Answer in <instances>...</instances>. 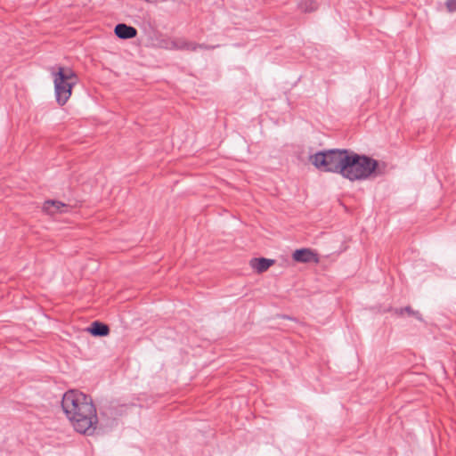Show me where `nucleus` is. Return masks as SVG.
I'll return each mask as SVG.
<instances>
[{
	"label": "nucleus",
	"mask_w": 456,
	"mask_h": 456,
	"mask_svg": "<svg viewBox=\"0 0 456 456\" xmlns=\"http://www.w3.org/2000/svg\"><path fill=\"white\" fill-rule=\"evenodd\" d=\"M61 407L74 429L83 435H94L98 417L90 396L77 390H69L63 396Z\"/></svg>",
	"instance_id": "f257e3e1"
},
{
	"label": "nucleus",
	"mask_w": 456,
	"mask_h": 456,
	"mask_svg": "<svg viewBox=\"0 0 456 456\" xmlns=\"http://www.w3.org/2000/svg\"><path fill=\"white\" fill-rule=\"evenodd\" d=\"M378 166L377 160L349 151L342 176L350 181L366 180L376 172Z\"/></svg>",
	"instance_id": "f03ea898"
},
{
	"label": "nucleus",
	"mask_w": 456,
	"mask_h": 456,
	"mask_svg": "<svg viewBox=\"0 0 456 456\" xmlns=\"http://www.w3.org/2000/svg\"><path fill=\"white\" fill-rule=\"evenodd\" d=\"M349 150H328L318 151L309 157L310 163L322 172L337 173L342 175Z\"/></svg>",
	"instance_id": "7ed1b4c3"
},
{
	"label": "nucleus",
	"mask_w": 456,
	"mask_h": 456,
	"mask_svg": "<svg viewBox=\"0 0 456 456\" xmlns=\"http://www.w3.org/2000/svg\"><path fill=\"white\" fill-rule=\"evenodd\" d=\"M56 102L64 105L71 96L72 88L77 83L76 73L69 68L58 66L52 71Z\"/></svg>",
	"instance_id": "20e7f679"
},
{
	"label": "nucleus",
	"mask_w": 456,
	"mask_h": 456,
	"mask_svg": "<svg viewBox=\"0 0 456 456\" xmlns=\"http://www.w3.org/2000/svg\"><path fill=\"white\" fill-rule=\"evenodd\" d=\"M292 258L299 263H318L317 255L310 248H301L294 251Z\"/></svg>",
	"instance_id": "39448f33"
},
{
	"label": "nucleus",
	"mask_w": 456,
	"mask_h": 456,
	"mask_svg": "<svg viewBox=\"0 0 456 456\" xmlns=\"http://www.w3.org/2000/svg\"><path fill=\"white\" fill-rule=\"evenodd\" d=\"M274 265V260L265 257H255L249 261L250 268L256 273L267 271Z\"/></svg>",
	"instance_id": "423d86ee"
},
{
	"label": "nucleus",
	"mask_w": 456,
	"mask_h": 456,
	"mask_svg": "<svg viewBox=\"0 0 456 456\" xmlns=\"http://www.w3.org/2000/svg\"><path fill=\"white\" fill-rule=\"evenodd\" d=\"M114 32L118 38L130 39L134 38L137 35V30L132 26H128L125 23H119L116 25Z\"/></svg>",
	"instance_id": "0eeeda50"
},
{
	"label": "nucleus",
	"mask_w": 456,
	"mask_h": 456,
	"mask_svg": "<svg viewBox=\"0 0 456 456\" xmlns=\"http://www.w3.org/2000/svg\"><path fill=\"white\" fill-rule=\"evenodd\" d=\"M43 210L48 215H55L57 213H65L68 206L58 200H46L44 203Z\"/></svg>",
	"instance_id": "6e6552de"
},
{
	"label": "nucleus",
	"mask_w": 456,
	"mask_h": 456,
	"mask_svg": "<svg viewBox=\"0 0 456 456\" xmlns=\"http://www.w3.org/2000/svg\"><path fill=\"white\" fill-rule=\"evenodd\" d=\"M87 330L95 337H103L107 336L110 332L109 327L102 323L100 322H92L91 326L87 329Z\"/></svg>",
	"instance_id": "1a4fd4ad"
},
{
	"label": "nucleus",
	"mask_w": 456,
	"mask_h": 456,
	"mask_svg": "<svg viewBox=\"0 0 456 456\" xmlns=\"http://www.w3.org/2000/svg\"><path fill=\"white\" fill-rule=\"evenodd\" d=\"M297 8L303 12H313L318 9L316 0H296Z\"/></svg>",
	"instance_id": "9d476101"
},
{
	"label": "nucleus",
	"mask_w": 456,
	"mask_h": 456,
	"mask_svg": "<svg viewBox=\"0 0 456 456\" xmlns=\"http://www.w3.org/2000/svg\"><path fill=\"white\" fill-rule=\"evenodd\" d=\"M445 4L449 12H456V0H446Z\"/></svg>",
	"instance_id": "9b49d317"
},
{
	"label": "nucleus",
	"mask_w": 456,
	"mask_h": 456,
	"mask_svg": "<svg viewBox=\"0 0 456 456\" xmlns=\"http://www.w3.org/2000/svg\"><path fill=\"white\" fill-rule=\"evenodd\" d=\"M169 44H170V45H166L167 48H182L181 45H178V44L174 41H171Z\"/></svg>",
	"instance_id": "f8f14e48"
}]
</instances>
